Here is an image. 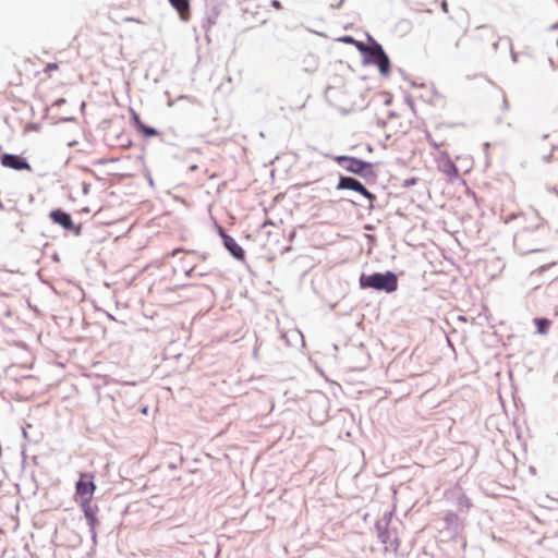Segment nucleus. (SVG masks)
Listing matches in <instances>:
<instances>
[{"label":"nucleus","instance_id":"obj_9","mask_svg":"<svg viewBox=\"0 0 558 558\" xmlns=\"http://www.w3.org/2000/svg\"><path fill=\"white\" fill-rule=\"evenodd\" d=\"M132 123L137 132L143 134L145 137H153L158 135V131L154 128L145 125L135 111H132Z\"/></svg>","mask_w":558,"mask_h":558},{"label":"nucleus","instance_id":"obj_18","mask_svg":"<svg viewBox=\"0 0 558 558\" xmlns=\"http://www.w3.org/2000/svg\"><path fill=\"white\" fill-rule=\"evenodd\" d=\"M462 504L466 508V510H469L471 508L470 500L466 497H464V496L462 497Z\"/></svg>","mask_w":558,"mask_h":558},{"label":"nucleus","instance_id":"obj_19","mask_svg":"<svg viewBox=\"0 0 558 558\" xmlns=\"http://www.w3.org/2000/svg\"><path fill=\"white\" fill-rule=\"evenodd\" d=\"M272 4H274V7H276L277 9H279V8H280V3H279V1H276V0H275V1L272 2Z\"/></svg>","mask_w":558,"mask_h":558},{"label":"nucleus","instance_id":"obj_7","mask_svg":"<svg viewBox=\"0 0 558 558\" xmlns=\"http://www.w3.org/2000/svg\"><path fill=\"white\" fill-rule=\"evenodd\" d=\"M49 217L54 223L62 226L65 230H74V223L68 213L57 209L52 210Z\"/></svg>","mask_w":558,"mask_h":558},{"label":"nucleus","instance_id":"obj_12","mask_svg":"<svg viewBox=\"0 0 558 558\" xmlns=\"http://www.w3.org/2000/svg\"><path fill=\"white\" fill-rule=\"evenodd\" d=\"M444 172L450 180L458 177V169L451 160H447V162L445 163Z\"/></svg>","mask_w":558,"mask_h":558},{"label":"nucleus","instance_id":"obj_15","mask_svg":"<svg viewBox=\"0 0 558 558\" xmlns=\"http://www.w3.org/2000/svg\"><path fill=\"white\" fill-rule=\"evenodd\" d=\"M59 69L58 63H48L44 70L46 74H50L51 71H57Z\"/></svg>","mask_w":558,"mask_h":558},{"label":"nucleus","instance_id":"obj_5","mask_svg":"<svg viewBox=\"0 0 558 558\" xmlns=\"http://www.w3.org/2000/svg\"><path fill=\"white\" fill-rule=\"evenodd\" d=\"M337 189L355 191L365 196L366 198H368L371 202L375 199L374 194H372L360 181L351 177H341L338 182Z\"/></svg>","mask_w":558,"mask_h":558},{"label":"nucleus","instance_id":"obj_6","mask_svg":"<svg viewBox=\"0 0 558 558\" xmlns=\"http://www.w3.org/2000/svg\"><path fill=\"white\" fill-rule=\"evenodd\" d=\"M1 165L14 170H31L29 163L17 155L4 154L1 157Z\"/></svg>","mask_w":558,"mask_h":558},{"label":"nucleus","instance_id":"obj_13","mask_svg":"<svg viewBox=\"0 0 558 558\" xmlns=\"http://www.w3.org/2000/svg\"><path fill=\"white\" fill-rule=\"evenodd\" d=\"M535 325L537 326V331L545 335L550 326V320L547 318H537L535 319Z\"/></svg>","mask_w":558,"mask_h":558},{"label":"nucleus","instance_id":"obj_17","mask_svg":"<svg viewBox=\"0 0 558 558\" xmlns=\"http://www.w3.org/2000/svg\"><path fill=\"white\" fill-rule=\"evenodd\" d=\"M427 141H428V143H429L432 146H434L435 148H439L440 146H442V145H444V143H437V142H435V141L432 138V136H430L429 134L427 135Z\"/></svg>","mask_w":558,"mask_h":558},{"label":"nucleus","instance_id":"obj_16","mask_svg":"<svg viewBox=\"0 0 558 558\" xmlns=\"http://www.w3.org/2000/svg\"><path fill=\"white\" fill-rule=\"evenodd\" d=\"M339 41H342V43H347V44H354L355 43V39L351 36H343L341 38L338 39Z\"/></svg>","mask_w":558,"mask_h":558},{"label":"nucleus","instance_id":"obj_11","mask_svg":"<svg viewBox=\"0 0 558 558\" xmlns=\"http://www.w3.org/2000/svg\"><path fill=\"white\" fill-rule=\"evenodd\" d=\"M84 515L88 522V525L94 529L97 524V507H93L92 502L78 504Z\"/></svg>","mask_w":558,"mask_h":558},{"label":"nucleus","instance_id":"obj_10","mask_svg":"<svg viewBox=\"0 0 558 558\" xmlns=\"http://www.w3.org/2000/svg\"><path fill=\"white\" fill-rule=\"evenodd\" d=\"M170 4L177 10L182 21H189L191 17L190 0H169Z\"/></svg>","mask_w":558,"mask_h":558},{"label":"nucleus","instance_id":"obj_14","mask_svg":"<svg viewBox=\"0 0 558 558\" xmlns=\"http://www.w3.org/2000/svg\"><path fill=\"white\" fill-rule=\"evenodd\" d=\"M356 49L362 52V53H365V54H369L371 50H372V45H365L364 43L362 41H357L355 40V43L353 44Z\"/></svg>","mask_w":558,"mask_h":558},{"label":"nucleus","instance_id":"obj_1","mask_svg":"<svg viewBox=\"0 0 558 558\" xmlns=\"http://www.w3.org/2000/svg\"><path fill=\"white\" fill-rule=\"evenodd\" d=\"M361 288H372L387 293L395 292L398 288V279L393 272L362 275L360 277Z\"/></svg>","mask_w":558,"mask_h":558},{"label":"nucleus","instance_id":"obj_20","mask_svg":"<svg viewBox=\"0 0 558 558\" xmlns=\"http://www.w3.org/2000/svg\"><path fill=\"white\" fill-rule=\"evenodd\" d=\"M272 225L270 221L264 222V226Z\"/></svg>","mask_w":558,"mask_h":558},{"label":"nucleus","instance_id":"obj_3","mask_svg":"<svg viewBox=\"0 0 558 558\" xmlns=\"http://www.w3.org/2000/svg\"><path fill=\"white\" fill-rule=\"evenodd\" d=\"M368 56L371 57V62L377 65L379 72L383 75L389 74V71H390L389 58L385 53V51L383 50V47L378 43L374 41L372 44V50Z\"/></svg>","mask_w":558,"mask_h":558},{"label":"nucleus","instance_id":"obj_4","mask_svg":"<svg viewBox=\"0 0 558 558\" xmlns=\"http://www.w3.org/2000/svg\"><path fill=\"white\" fill-rule=\"evenodd\" d=\"M333 160L339 165H343L347 171L354 174H362L365 169L372 168L371 163L350 156H336Z\"/></svg>","mask_w":558,"mask_h":558},{"label":"nucleus","instance_id":"obj_2","mask_svg":"<svg viewBox=\"0 0 558 558\" xmlns=\"http://www.w3.org/2000/svg\"><path fill=\"white\" fill-rule=\"evenodd\" d=\"M96 484L93 473H81L75 484V501L77 504L92 502Z\"/></svg>","mask_w":558,"mask_h":558},{"label":"nucleus","instance_id":"obj_8","mask_svg":"<svg viewBox=\"0 0 558 558\" xmlns=\"http://www.w3.org/2000/svg\"><path fill=\"white\" fill-rule=\"evenodd\" d=\"M220 234L223 239V244H225L226 248L232 254V256H234L238 259H243L244 251L236 243V241L232 236L226 234L222 230L220 231Z\"/></svg>","mask_w":558,"mask_h":558}]
</instances>
